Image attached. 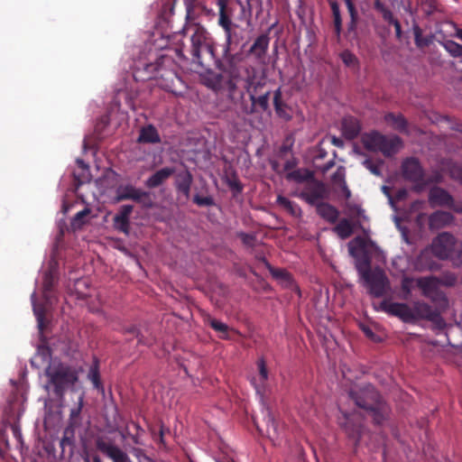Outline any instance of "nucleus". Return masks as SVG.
<instances>
[{
  "label": "nucleus",
  "instance_id": "nucleus-49",
  "mask_svg": "<svg viewBox=\"0 0 462 462\" xmlns=\"http://www.w3.org/2000/svg\"><path fill=\"white\" fill-rule=\"evenodd\" d=\"M446 166L450 178L459 181L462 184V167L453 162H448Z\"/></svg>",
  "mask_w": 462,
  "mask_h": 462
},
{
  "label": "nucleus",
  "instance_id": "nucleus-35",
  "mask_svg": "<svg viewBox=\"0 0 462 462\" xmlns=\"http://www.w3.org/2000/svg\"><path fill=\"white\" fill-rule=\"evenodd\" d=\"M384 120L394 130L400 133H407L408 122L402 114L387 113L384 116Z\"/></svg>",
  "mask_w": 462,
  "mask_h": 462
},
{
  "label": "nucleus",
  "instance_id": "nucleus-38",
  "mask_svg": "<svg viewBox=\"0 0 462 462\" xmlns=\"http://www.w3.org/2000/svg\"><path fill=\"white\" fill-rule=\"evenodd\" d=\"M276 203L291 216L294 217H300L301 216V208L300 206L286 197L279 195L276 199Z\"/></svg>",
  "mask_w": 462,
  "mask_h": 462
},
{
  "label": "nucleus",
  "instance_id": "nucleus-15",
  "mask_svg": "<svg viewBox=\"0 0 462 462\" xmlns=\"http://www.w3.org/2000/svg\"><path fill=\"white\" fill-rule=\"evenodd\" d=\"M173 65L172 58L162 55L154 63L145 64L144 70L148 73V78H169L174 75Z\"/></svg>",
  "mask_w": 462,
  "mask_h": 462
},
{
  "label": "nucleus",
  "instance_id": "nucleus-34",
  "mask_svg": "<svg viewBox=\"0 0 462 462\" xmlns=\"http://www.w3.org/2000/svg\"><path fill=\"white\" fill-rule=\"evenodd\" d=\"M266 266L272 276L279 280L283 286L292 288L295 286L294 280L291 274L285 269L274 268L270 263H266Z\"/></svg>",
  "mask_w": 462,
  "mask_h": 462
},
{
  "label": "nucleus",
  "instance_id": "nucleus-55",
  "mask_svg": "<svg viewBox=\"0 0 462 462\" xmlns=\"http://www.w3.org/2000/svg\"><path fill=\"white\" fill-rule=\"evenodd\" d=\"M411 282H412L411 279L408 278V277H404L402 281L401 289L404 294V299H408V297L411 293Z\"/></svg>",
  "mask_w": 462,
  "mask_h": 462
},
{
  "label": "nucleus",
  "instance_id": "nucleus-51",
  "mask_svg": "<svg viewBox=\"0 0 462 462\" xmlns=\"http://www.w3.org/2000/svg\"><path fill=\"white\" fill-rule=\"evenodd\" d=\"M343 63L347 67H356L358 65L356 56L348 50H345L340 53Z\"/></svg>",
  "mask_w": 462,
  "mask_h": 462
},
{
  "label": "nucleus",
  "instance_id": "nucleus-1",
  "mask_svg": "<svg viewBox=\"0 0 462 462\" xmlns=\"http://www.w3.org/2000/svg\"><path fill=\"white\" fill-rule=\"evenodd\" d=\"M348 396L357 407L371 415L374 424L382 425L388 420L390 407L372 384L355 385L349 390Z\"/></svg>",
  "mask_w": 462,
  "mask_h": 462
},
{
  "label": "nucleus",
  "instance_id": "nucleus-57",
  "mask_svg": "<svg viewBox=\"0 0 462 462\" xmlns=\"http://www.w3.org/2000/svg\"><path fill=\"white\" fill-rule=\"evenodd\" d=\"M227 185L231 189H233L236 192L240 193L243 190V186H242L241 182L236 178H235L233 180H229L227 181Z\"/></svg>",
  "mask_w": 462,
  "mask_h": 462
},
{
  "label": "nucleus",
  "instance_id": "nucleus-37",
  "mask_svg": "<svg viewBox=\"0 0 462 462\" xmlns=\"http://www.w3.org/2000/svg\"><path fill=\"white\" fill-rule=\"evenodd\" d=\"M32 310L37 319L38 328L41 332L46 328V307L43 303L36 301L35 293L32 295Z\"/></svg>",
  "mask_w": 462,
  "mask_h": 462
},
{
  "label": "nucleus",
  "instance_id": "nucleus-56",
  "mask_svg": "<svg viewBox=\"0 0 462 462\" xmlns=\"http://www.w3.org/2000/svg\"><path fill=\"white\" fill-rule=\"evenodd\" d=\"M364 166L369 170L374 175L380 176L381 171L380 168L377 164H375L372 160L366 159L363 162Z\"/></svg>",
  "mask_w": 462,
  "mask_h": 462
},
{
  "label": "nucleus",
  "instance_id": "nucleus-2",
  "mask_svg": "<svg viewBox=\"0 0 462 462\" xmlns=\"http://www.w3.org/2000/svg\"><path fill=\"white\" fill-rule=\"evenodd\" d=\"M183 31L191 32L190 53L193 62L206 67L217 61L215 53V42L205 27L199 23H193L184 27Z\"/></svg>",
  "mask_w": 462,
  "mask_h": 462
},
{
  "label": "nucleus",
  "instance_id": "nucleus-9",
  "mask_svg": "<svg viewBox=\"0 0 462 462\" xmlns=\"http://www.w3.org/2000/svg\"><path fill=\"white\" fill-rule=\"evenodd\" d=\"M366 241L359 236L356 237L354 241L349 244V254L355 258V266L359 276L374 270L371 266L372 259L366 249Z\"/></svg>",
  "mask_w": 462,
  "mask_h": 462
},
{
  "label": "nucleus",
  "instance_id": "nucleus-60",
  "mask_svg": "<svg viewBox=\"0 0 462 462\" xmlns=\"http://www.w3.org/2000/svg\"><path fill=\"white\" fill-rule=\"evenodd\" d=\"M350 211L353 215L356 216V217H362L364 215V209L361 208V207L359 206H354L352 208H350Z\"/></svg>",
  "mask_w": 462,
  "mask_h": 462
},
{
  "label": "nucleus",
  "instance_id": "nucleus-22",
  "mask_svg": "<svg viewBox=\"0 0 462 462\" xmlns=\"http://www.w3.org/2000/svg\"><path fill=\"white\" fill-rule=\"evenodd\" d=\"M133 209L132 205H123L113 219L115 228L125 235L130 231V216Z\"/></svg>",
  "mask_w": 462,
  "mask_h": 462
},
{
  "label": "nucleus",
  "instance_id": "nucleus-42",
  "mask_svg": "<svg viewBox=\"0 0 462 462\" xmlns=\"http://www.w3.org/2000/svg\"><path fill=\"white\" fill-rule=\"evenodd\" d=\"M412 32L414 35V42L418 48H425L428 47L432 42V36H423L422 30L418 25V23H414L412 24Z\"/></svg>",
  "mask_w": 462,
  "mask_h": 462
},
{
  "label": "nucleus",
  "instance_id": "nucleus-46",
  "mask_svg": "<svg viewBox=\"0 0 462 462\" xmlns=\"http://www.w3.org/2000/svg\"><path fill=\"white\" fill-rule=\"evenodd\" d=\"M138 345L151 346L156 342V337L146 328L143 332L137 333L136 335Z\"/></svg>",
  "mask_w": 462,
  "mask_h": 462
},
{
  "label": "nucleus",
  "instance_id": "nucleus-17",
  "mask_svg": "<svg viewBox=\"0 0 462 462\" xmlns=\"http://www.w3.org/2000/svg\"><path fill=\"white\" fill-rule=\"evenodd\" d=\"M380 309L390 315L398 317L403 322H414V317L411 313V307H410L406 303L390 302L388 300H383L380 303Z\"/></svg>",
  "mask_w": 462,
  "mask_h": 462
},
{
  "label": "nucleus",
  "instance_id": "nucleus-19",
  "mask_svg": "<svg viewBox=\"0 0 462 462\" xmlns=\"http://www.w3.org/2000/svg\"><path fill=\"white\" fill-rule=\"evenodd\" d=\"M178 0H164L162 4V7L161 10V17L169 22L171 16L174 14V8L176 6ZM198 0H182L183 5L185 6V17L186 19H189L193 15V9L196 5Z\"/></svg>",
  "mask_w": 462,
  "mask_h": 462
},
{
  "label": "nucleus",
  "instance_id": "nucleus-8",
  "mask_svg": "<svg viewBox=\"0 0 462 462\" xmlns=\"http://www.w3.org/2000/svg\"><path fill=\"white\" fill-rule=\"evenodd\" d=\"M402 177L414 183V189L421 191L430 184V180H426L425 172L417 158L409 157L402 163Z\"/></svg>",
  "mask_w": 462,
  "mask_h": 462
},
{
  "label": "nucleus",
  "instance_id": "nucleus-12",
  "mask_svg": "<svg viewBox=\"0 0 462 462\" xmlns=\"http://www.w3.org/2000/svg\"><path fill=\"white\" fill-rule=\"evenodd\" d=\"M95 446L100 453L111 459L112 462H130L128 455L107 437H97Z\"/></svg>",
  "mask_w": 462,
  "mask_h": 462
},
{
  "label": "nucleus",
  "instance_id": "nucleus-39",
  "mask_svg": "<svg viewBox=\"0 0 462 462\" xmlns=\"http://www.w3.org/2000/svg\"><path fill=\"white\" fill-rule=\"evenodd\" d=\"M335 233L342 239L348 238L354 232L353 224L346 218H342L334 227Z\"/></svg>",
  "mask_w": 462,
  "mask_h": 462
},
{
  "label": "nucleus",
  "instance_id": "nucleus-29",
  "mask_svg": "<svg viewBox=\"0 0 462 462\" xmlns=\"http://www.w3.org/2000/svg\"><path fill=\"white\" fill-rule=\"evenodd\" d=\"M454 220V217L449 212L438 210L429 217L430 229H440L450 225Z\"/></svg>",
  "mask_w": 462,
  "mask_h": 462
},
{
  "label": "nucleus",
  "instance_id": "nucleus-30",
  "mask_svg": "<svg viewBox=\"0 0 462 462\" xmlns=\"http://www.w3.org/2000/svg\"><path fill=\"white\" fill-rule=\"evenodd\" d=\"M342 133L347 140H354L356 138L361 131L359 122L352 117H344L341 123Z\"/></svg>",
  "mask_w": 462,
  "mask_h": 462
},
{
  "label": "nucleus",
  "instance_id": "nucleus-27",
  "mask_svg": "<svg viewBox=\"0 0 462 462\" xmlns=\"http://www.w3.org/2000/svg\"><path fill=\"white\" fill-rule=\"evenodd\" d=\"M402 145V142L399 136L388 137L383 134V141L380 143L378 152H381L385 157H390L398 152Z\"/></svg>",
  "mask_w": 462,
  "mask_h": 462
},
{
  "label": "nucleus",
  "instance_id": "nucleus-53",
  "mask_svg": "<svg viewBox=\"0 0 462 462\" xmlns=\"http://www.w3.org/2000/svg\"><path fill=\"white\" fill-rule=\"evenodd\" d=\"M193 202L199 207H210L215 205V201L212 197H201L198 194L194 196Z\"/></svg>",
  "mask_w": 462,
  "mask_h": 462
},
{
  "label": "nucleus",
  "instance_id": "nucleus-50",
  "mask_svg": "<svg viewBox=\"0 0 462 462\" xmlns=\"http://www.w3.org/2000/svg\"><path fill=\"white\" fill-rule=\"evenodd\" d=\"M331 180L335 185L339 188L346 184V169L343 166H339L337 171L333 173Z\"/></svg>",
  "mask_w": 462,
  "mask_h": 462
},
{
  "label": "nucleus",
  "instance_id": "nucleus-25",
  "mask_svg": "<svg viewBox=\"0 0 462 462\" xmlns=\"http://www.w3.org/2000/svg\"><path fill=\"white\" fill-rule=\"evenodd\" d=\"M374 8L382 14L386 23L394 26L396 37L401 39L402 26L400 22L394 18L393 12L381 0L374 1Z\"/></svg>",
  "mask_w": 462,
  "mask_h": 462
},
{
  "label": "nucleus",
  "instance_id": "nucleus-18",
  "mask_svg": "<svg viewBox=\"0 0 462 462\" xmlns=\"http://www.w3.org/2000/svg\"><path fill=\"white\" fill-rule=\"evenodd\" d=\"M256 365L259 374L257 378L254 377L252 379V383L254 384L256 393L260 397L261 402H263L269 392L267 384L269 372L266 366L265 360L263 357L257 360Z\"/></svg>",
  "mask_w": 462,
  "mask_h": 462
},
{
  "label": "nucleus",
  "instance_id": "nucleus-5",
  "mask_svg": "<svg viewBox=\"0 0 462 462\" xmlns=\"http://www.w3.org/2000/svg\"><path fill=\"white\" fill-rule=\"evenodd\" d=\"M263 86L264 84L260 81H252L248 84L246 91L249 95L250 102L242 99L240 103V110L243 114L251 116L260 112H265L269 109L271 92L267 90L261 93L260 90ZM241 97L244 98V94H242Z\"/></svg>",
  "mask_w": 462,
  "mask_h": 462
},
{
  "label": "nucleus",
  "instance_id": "nucleus-36",
  "mask_svg": "<svg viewBox=\"0 0 462 462\" xmlns=\"http://www.w3.org/2000/svg\"><path fill=\"white\" fill-rule=\"evenodd\" d=\"M382 141L383 134L376 131L365 134L362 137V142L365 148L370 152H378Z\"/></svg>",
  "mask_w": 462,
  "mask_h": 462
},
{
  "label": "nucleus",
  "instance_id": "nucleus-48",
  "mask_svg": "<svg viewBox=\"0 0 462 462\" xmlns=\"http://www.w3.org/2000/svg\"><path fill=\"white\" fill-rule=\"evenodd\" d=\"M437 285L440 287L441 285L446 287H453L457 282V277L455 273L448 272L444 273L441 276L437 277Z\"/></svg>",
  "mask_w": 462,
  "mask_h": 462
},
{
  "label": "nucleus",
  "instance_id": "nucleus-31",
  "mask_svg": "<svg viewBox=\"0 0 462 462\" xmlns=\"http://www.w3.org/2000/svg\"><path fill=\"white\" fill-rule=\"evenodd\" d=\"M273 106L275 113L279 117L284 119L285 121H290L292 118L291 115L288 111V105L282 99L281 88H278L273 92Z\"/></svg>",
  "mask_w": 462,
  "mask_h": 462
},
{
  "label": "nucleus",
  "instance_id": "nucleus-10",
  "mask_svg": "<svg viewBox=\"0 0 462 462\" xmlns=\"http://www.w3.org/2000/svg\"><path fill=\"white\" fill-rule=\"evenodd\" d=\"M338 424L344 430L349 439L354 440L356 448L364 431L363 418L358 412H342V417L338 418Z\"/></svg>",
  "mask_w": 462,
  "mask_h": 462
},
{
  "label": "nucleus",
  "instance_id": "nucleus-21",
  "mask_svg": "<svg viewBox=\"0 0 462 462\" xmlns=\"http://www.w3.org/2000/svg\"><path fill=\"white\" fill-rule=\"evenodd\" d=\"M429 201L431 207H448L452 208L454 199L453 197L443 188L435 186L430 189Z\"/></svg>",
  "mask_w": 462,
  "mask_h": 462
},
{
  "label": "nucleus",
  "instance_id": "nucleus-63",
  "mask_svg": "<svg viewBox=\"0 0 462 462\" xmlns=\"http://www.w3.org/2000/svg\"><path fill=\"white\" fill-rule=\"evenodd\" d=\"M330 139H331L330 142L333 145L339 147V148L344 146V142L340 138L333 135V136H331Z\"/></svg>",
  "mask_w": 462,
  "mask_h": 462
},
{
  "label": "nucleus",
  "instance_id": "nucleus-59",
  "mask_svg": "<svg viewBox=\"0 0 462 462\" xmlns=\"http://www.w3.org/2000/svg\"><path fill=\"white\" fill-rule=\"evenodd\" d=\"M407 195L408 192L405 189H400L399 190H397L395 194V199L398 201L403 200L404 199H406Z\"/></svg>",
  "mask_w": 462,
  "mask_h": 462
},
{
  "label": "nucleus",
  "instance_id": "nucleus-54",
  "mask_svg": "<svg viewBox=\"0 0 462 462\" xmlns=\"http://www.w3.org/2000/svg\"><path fill=\"white\" fill-rule=\"evenodd\" d=\"M83 400H84V394L81 393L79 397V402L77 407L71 409L70 411V420H76L79 417L82 407H83Z\"/></svg>",
  "mask_w": 462,
  "mask_h": 462
},
{
  "label": "nucleus",
  "instance_id": "nucleus-4",
  "mask_svg": "<svg viewBox=\"0 0 462 462\" xmlns=\"http://www.w3.org/2000/svg\"><path fill=\"white\" fill-rule=\"evenodd\" d=\"M46 375L54 387L53 391L55 395L59 398H62L65 392L72 388L79 381L77 369L63 363L50 365L46 369Z\"/></svg>",
  "mask_w": 462,
  "mask_h": 462
},
{
  "label": "nucleus",
  "instance_id": "nucleus-41",
  "mask_svg": "<svg viewBox=\"0 0 462 462\" xmlns=\"http://www.w3.org/2000/svg\"><path fill=\"white\" fill-rule=\"evenodd\" d=\"M87 377L92 383L95 389L102 391L104 390L100 378L99 365L97 360H96L90 366Z\"/></svg>",
  "mask_w": 462,
  "mask_h": 462
},
{
  "label": "nucleus",
  "instance_id": "nucleus-64",
  "mask_svg": "<svg viewBox=\"0 0 462 462\" xmlns=\"http://www.w3.org/2000/svg\"><path fill=\"white\" fill-rule=\"evenodd\" d=\"M12 430H13V433H14V436L20 440V439L22 438V433L20 431V429L18 426L14 425V426H12Z\"/></svg>",
  "mask_w": 462,
  "mask_h": 462
},
{
  "label": "nucleus",
  "instance_id": "nucleus-24",
  "mask_svg": "<svg viewBox=\"0 0 462 462\" xmlns=\"http://www.w3.org/2000/svg\"><path fill=\"white\" fill-rule=\"evenodd\" d=\"M325 187L321 182H317L313 186L305 188L299 195L300 199L305 200L308 204L316 206L319 200L324 198Z\"/></svg>",
  "mask_w": 462,
  "mask_h": 462
},
{
  "label": "nucleus",
  "instance_id": "nucleus-7",
  "mask_svg": "<svg viewBox=\"0 0 462 462\" xmlns=\"http://www.w3.org/2000/svg\"><path fill=\"white\" fill-rule=\"evenodd\" d=\"M360 278L368 294L374 298H382L391 290L386 273L379 267L374 268L370 273H365Z\"/></svg>",
  "mask_w": 462,
  "mask_h": 462
},
{
  "label": "nucleus",
  "instance_id": "nucleus-28",
  "mask_svg": "<svg viewBox=\"0 0 462 462\" xmlns=\"http://www.w3.org/2000/svg\"><path fill=\"white\" fill-rule=\"evenodd\" d=\"M175 173V169L172 167H164L145 180V186L149 189H154L163 184L172 174Z\"/></svg>",
  "mask_w": 462,
  "mask_h": 462
},
{
  "label": "nucleus",
  "instance_id": "nucleus-14",
  "mask_svg": "<svg viewBox=\"0 0 462 462\" xmlns=\"http://www.w3.org/2000/svg\"><path fill=\"white\" fill-rule=\"evenodd\" d=\"M411 313L414 317V321L418 319L428 320L439 327L444 324V320L439 313V310H435L431 305L425 301L417 300L413 302Z\"/></svg>",
  "mask_w": 462,
  "mask_h": 462
},
{
  "label": "nucleus",
  "instance_id": "nucleus-58",
  "mask_svg": "<svg viewBox=\"0 0 462 462\" xmlns=\"http://www.w3.org/2000/svg\"><path fill=\"white\" fill-rule=\"evenodd\" d=\"M221 79H222V76L217 74L214 77L213 79H211L208 83V86L210 87L211 88H217L219 86H220V81H221Z\"/></svg>",
  "mask_w": 462,
  "mask_h": 462
},
{
  "label": "nucleus",
  "instance_id": "nucleus-61",
  "mask_svg": "<svg viewBox=\"0 0 462 462\" xmlns=\"http://www.w3.org/2000/svg\"><path fill=\"white\" fill-rule=\"evenodd\" d=\"M89 214V209L85 208L75 215L74 220L79 221Z\"/></svg>",
  "mask_w": 462,
  "mask_h": 462
},
{
  "label": "nucleus",
  "instance_id": "nucleus-13",
  "mask_svg": "<svg viewBox=\"0 0 462 462\" xmlns=\"http://www.w3.org/2000/svg\"><path fill=\"white\" fill-rule=\"evenodd\" d=\"M262 405L265 429H263L255 419H254V426L260 434L266 435L272 440L277 439L281 434L282 427H281L279 422L275 420L265 401L262 402Z\"/></svg>",
  "mask_w": 462,
  "mask_h": 462
},
{
  "label": "nucleus",
  "instance_id": "nucleus-52",
  "mask_svg": "<svg viewBox=\"0 0 462 462\" xmlns=\"http://www.w3.org/2000/svg\"><path fill=\"white\" fill-rule=\"evenodd\" d=\"M237 236L241 239L242 243L248 247H254L256 237L254 234L240 232Z\"/></svg>",
  "mask_w": 462,
  "mask_h": 462
},
{
  "label": "nucleus",
  "instance_id": "nucleus-40",
  "mask_svg": "<svg viewBox=\"0 0 462 462\" xmlns=\"http://www.w3.org/2000/svg\"><path fill=\"white\" fill-rule=\"evenodd\" d=\"M205 321L217 333H219V337L223 339H227L229 337H228V331H229V327L210 317L209 315H208L206 318H205Z\"/></svg>",
  "mask_w": 462,
  "mask_h": 462
},
{
  "label": "nucleus",
  "instance_id": "nucleus-6",
  "mask_svg": "<svg viewBox=\"0 0 462 462\" xmlns=\"http://www.w3.org/2000/svg\"><path fill=\"white\" fill-rule=\"evenodd\" d=\"M437 276L430 275L420 277L416 280V285L420 290L421 295L430 300L433 308L441 315L449 306V300L446 293L437 285Z\"/></svg>",
  "mask_w": 462,
  "mask_h": 462
},
{
  "label": "nucleus",
  "instance_id": "nucleus-47",
  "mask_svg": "<svg viewBox=\"0 0 462 462\" xmlns=\"http://www.w3.org/2000/svg\"><path fill=\"white\" fill-rule=\"evenodd\" d=\"M54 286V277L51 273H47L43 281V297L46 303H51V294Z\"/></svg>",
  "mask_w": 462,
  "mask_h": 462
},
{
  "label": "nucleus",
  "instance_id": "nucleus-33",
  "mask_svg": "<svg viewBox=\"0 0 462 462\" xmlns=\"http://www.w3.org/2000/svg\"><path fill=\"white\" fill-rule=\"evenodd\" d=\"M137 142L154 144L161 143V137L155 126L148 125L141 128Z\"/></svg>",
  "mask_w": 462,
  "mask_h": 462
},
{
  "label": "nucleus",
  "instance_id": "nucleus-16",
  "mask_svg": "<svg viewBox=\"0 0 462 462\" xmlns=\"http://www.w3.org/2000/svg\"><path fill=\"white\" fill-rule=\"evenodd\" d=\"M217 5L219 8L218 24L225 32V37L227 43L233 42V28L236 27L232 22L233 9L228 5L227 0H218Z\"/></svg>",
  "mask_w": 462,
  "mask_h": 462
},
{
  "label": "nucleus",
  "instance_id": "nucleus-23",
  "mask_svg": "<svg viewBox=\"0 0 462 462\" xmlns=\"http://www.w3.org/2000/svg\"><path fill=\"white\" fill-rule=\"evenodd\" d=\"M233 42L227 43V41L226 40L225 46H224V53H223V61L221 62L219 60H217L216 64H217V68L224 71L228 72L230 74L234 73L237 62L240 60L238 54H231L230 50Z\"/></svg>",
  "mask_w": 462,
  "mask_h": 462
},
{
  "label": "nucleus",
  "instance_id": "nucleus-44",
  "mask_svg": "<svg viewBox=\"0 0 462 462\" xmlns=\"http://www.w3.org/2000/svg\"><path fill=\"white\" fill-rule=\"evenodd\" d=\"M344 2L346 5V8H347V11H348V14L350 16V22L348 23V31H355L356 29L357 22H358L357 10L355 6L353 0H344Z\"/></svg>",
  "mask_w": 462,
  "mask_h": 462
},
{
  "label": "nucleus",
  "instance_id": "nucleus-20",
  "mask_svg": "<svg viewBox=\"0 0 462 462\" xmlns=\"http://www.w3.org/2000/svg\"><path fill=\"white\" fill-rule=\"evenodd\" d=\"M270 37L269 33H262L259 35L248 50V55L259 63H264L265 56L269 48Z\"/></svg>",
  "mask_w": 462,
  "mask_h": 462
},
{
  "label": "nucleus",
  "instance_id": "nucleus-62",
  "mask_svg": "<svg viewBox=\"0 0 462 462\" xmlns=\"http://www.w3.org/2000/svg\"><path fill=\"white\" fill-rule=\"evenodd\" d=\"M141 331H139L136 327L134 326H132V327H128V328H125L124 329V333L125 334H130V335H133L136 337V335L137 333H140Z\"/></svg>",
  "mask_w": 462,
  "mask_h": 462
},
{
  "label": "nucleus",
  "instance_id": "nucleus-26",
  "mask_svg": "<svg viewBox=\"0 0 462 462\" xmlns=\"http://www.w3.org/2000/svg\"><path fill=\"white\" fill-rule=\"evenodd\" d=\"M193 182V176L189 170L180 171L175 177V188L186 199L189 198L190 188Z\"/></svg>",
  "mask_w": 462,
  "mask_h": 462
},
{
  "label": "nucleus",
  "instance_id": "nucleus-45",
  "mask_svg": "<svg viewBox=\"0 0 462 462\" xmlns=\"http://www.w3.org/2000/svg\"><path fill=\"white\" fill-rule=\"evenodd\" d=\"M441 45L451 56L455 58L462 56V45L459 43L451 40H448L441 42Z\"/></svg>",
  "mask_w": 462,
  "mask_h": 462
},
{
  "label": "nucleus",
  "instance_id": "nucleus-11",
  "mask_svg": "<svg viewBox=\"0 0 462 462\" xmlns=\"http://www.w3.org/2000/svg\"><path fill=\"white\" fill-rule=\"evenodd\" d=\"M116 193V200L118 202L130 199L145 208H151L152 205L150 193L137 189L132 184L119 185Z\"/></svg>",
  "mask_w": 462,
  "mask_h": 462
},
{
  "label": "nucleus",
  "instance_id": "nucleus-32",
  "mask_svg": "<svg viewBox=\"0 0 462 462\" xmlns=\"http://www.w3.org/2000/svg\"><path fill=\"white\" fill-rule=\"evenodd\" d=\"M317 213L328 222L334 224L337 221L339 217V211L336 207L327 203L319 202L316 207Z\"/></svg>",
  "mask_w": 462,
  "mask_h": 462
},
{
  "label": "nucleus",
  "instance_id": "nucleus-43",
  "mask_svg": "<svg viewBox=\"0 0 462 462\" xmlns=\"http://www.w3.org/2000/svg\"><path fill=\"white\" fill-rule=\"evenodd\" d=\"M329 5L333 15L334 30L337 36L339 37L342 31V18L339 5L336 1H330Z\"/></svg>",
  "mask_w": 462,
  "mask_h": 462
},
{
  "label": "nucleus",
  "instance_id": "nucleus-3",
  "mask_svg": "<svg viewBox=\"0 0 462 462\" xmlns=\"http://www.w3.org/2000/svg\"><path fill=\"white\" fill-rule=\"evenodd\" d=\"M430 251L439 260H450L456 266L462 264V242L450 233L439 234L432 240Z\"/></svg>",
  "mask_w": 462,
  "mask_h": 462
}]
</instances>
